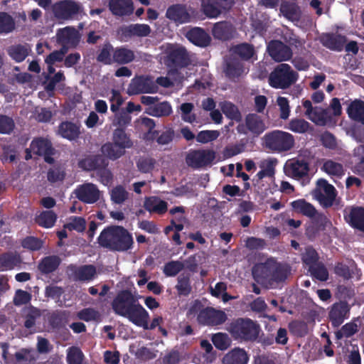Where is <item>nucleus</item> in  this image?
Masks as SVG:
<instances>
[{"mask_svg":"<svg viewBox=\"0 0 364 364\" xmlns=\"http://www.w3.org/2000/svg\"><path fill=\"white\" fill-rule=\"evenodd\" d=\"M113 311L119 316L127 318L137 326L146 328L149 315L147 311L139 303L131 291H119L111 304Z\"/></svg>","mask_w":364,"mask_h":364,"instance_id":"1","label":"nucleus"},{"mask_svg":"<svg viewBox=\"0 0 364 364\" xmlns=\"http://www.w3.org/2000/svg\"><path fill=\"white\" fill-rule=\"evenodd\" d=\"M99 245L112 252H126L134 245L132 235L123 226L109 225L97 237Z\"/></svg>","mask_w":364,"mask_h":364,"instance_id":"2","label":"nucleus"},{"mask_svg":"<svg viewBox=\"0 0 364 364\" xmlns=\"http://www.w3.org/2000/svg\"><path fill=\"white\" fill-rule=\"evenodd\" d=\"M228 331L235 340L255 341L259 336L260 326L249 318H238L230 323Z\"/></svg>","mask_w":364,"mask_h":364,"instance_id":"3","label":"nucleus"},{"mask_svg":"<svg viewBox=\"0 0 364 364\" xmlns=\"http://www.w3.org/2000/svg\"><path fill=\"white\" fill-rule=\"evenodd\" d=\"M263 146L272 153H283L290 151L295 144L294 136L287 132L273 130L262 138Z\"/></svg>","mask_w":364,"mask_h":364,"instance_id":"4","label":"nucleus"},{"mask_svg":"<svg viewBox=\"0 0 364 364\" xmlns=\"http://www.w3.org/2000/svg\"><path fill=\"white\" fill-rule=\"evenodd\" d=\"M299 74L287 63L278 65L269 76V85L275 89L285 90L295 84Z\"/></svg>","mask_w":364,"mask_h":364,"instance_id":"5","label":"nucleus"},{"mask_svg":"<svg viewBox=\"0 0 364 364\" xmlns=\"http://www.w3.org/2000/svg\"><path fill=\"white\" fill-rule=\"evenodd\" d=\"M166 54V63L170 68L177 70L186 68L191 63L187 50L182 46L168 44Z\"/></svg>","mask_w":364,"mask_h":364,"instance_id":"6","label":"nucleus"},{"mask_svg":"<svg viewBox=\"0 0 364 364\" xmlns=\"http://www.w3.org/2000/svg\"><path fill=\"white\" fill-rule=\"evenodd\" d=\"M54 16L60 20H73L82 11L80 3L71 0H61L55 2L51 6Z\"/></svg>","mask_w":364,"mask_h":364,"instance_id":"7","label":"nucleus"},{"mask_svg":"<svg viewBox=\"0 0 364 364\" xmlns=\"http://www.w3.org/2000/svg\"><path fill=\"white\" fill-rule=\"evenodd\" d=\"M165 16L173 23H189L196 18L197 14L186 4H173L167 8Z\"/></svg>","mask_w":364,"mask_h":364,"instance_id":"8","label":"nucleus"},{"mask_svg":"<svg viewBox=\"0 0 364 364\" xmlns=\"http://www.w3.org/2000/svg\"><path fill=\"white\" fill-rule=\"evenodd\" d=\"M215 152L212 149H191L186 156V163L193 169H200L212 164Z\"/></svg>","mask_w":364,"mask_h":364,"instance_id":"9","label":"nucleus"},{"mask_svg":"<svg viewBox=\"0 0 364 364\" xmlns=\"http://www.w3.org/2000/svg\"><path fill=\"white\" fill-rule=\"evenodd\" d=\"M158 97L142 95L140 102L147 106L144 112L156 117H168L172 113V107L169 102L164 101L159 102Z\"/></svg>","mask_w":364,"mask_h":364,"instance_id":"10","label":"nucleus"},{"mask_svg":"<svg viewBox=\"0 0 364 364\" xmlns=\"http://www.w3.org/2000/svg\"><path fill=\"white\" fill-rule=\"evenodd\" d=\"M159 87L151 75H139L132 79L127 89L129 95L144 93H156Z\"/></svg>","mask_w":364,"mask_h":364,"instance_id":"11","label":"nucleus"},{"mask_svg":"<svg viewBox=\"0 0 364 364\" xmlns=\"http://www.w3.org/2000/svg\"><path fill=\"white\" fill-rule=\"evenodd\" d=\"M267 127L263 119L255 113H250L245 116V124H240L237 131L240 134H247L249 132L255 136L262 134Z\"/></svg>","mask_w":364,"mask_h":364,"instance_id":"12","label":"nucleus"},{"mask_svg":"<svg viewBox=\"0 0 364 364\" xmlns=\"http://www.w3.org/2000/svg\"><path fill=\"white\" fill-rule=\"evenodd\" d=\"M317 186L318 188L315 190L316 199L323 208L331 207L336 197L335 187L323 178L318 180Z\"/></svg>","mask_w":364,"mask_h":364,"instance_id":"13","label":"nucleus"},{"mask_svg":"<svg viewBox=\"0 0 364 364\" xmlns=\"http://www.w3.org/2000/svg\"><path fill=\"white\" fill-rule=\"evenodd\" d=\"M30 149L34 154L43 156L47 164H54L53 156L55 154L56 150L50 140L42 137L34 139L30 144Z\"/></svg>","mask_w":364,"mask_h":364,"instance_id":"14","label":"nucleus"},{"mask_svg":"<svg viewBox=\"0 0 364 364\" xmlns=\"http://www.w3.org/2000/svg\"><path fill=\"white\" fill-rule=\"evenodd\" d=\"M227 319L228 316L223 311L217 310L213 307L201 309L197 316V321L200 324L211 326L221 325Z\"/></svg>","mask_w":364,"mask_h":364,"instance_id":"15","label":"nucleus"},{"mask_svg":"<svg viewBox=\"0 0 364 364\" xmlns=\"http://www.w3.org/2000/svg\"><path fill=\"white\" fill-rule=\"evenodd\" d=\"M284 171L287 176L299 180L309 175V164L303 158H293L286 162Z\"/></svg>","mask_w":364,"mask_h":364,"instance_id":"16","label":"nucleus"},{"mask_svg":"<svg viewBox=\"0 0 364 364\" xmlns=\"http://www.w3.org/2000/svg\"><path fill=\"white\" fill-rule=\"evenodd\" d=\"M267 50L269 56L277 62L289 60L293 54L291 48L279 40L269 41Z\"/></svg>","mask_w":364,"mask_h":364,"instance_id":"17","label":"nucleus"},{"mask_svg":"<svg viewBox=\"0 0 364 364\" xmlns=\"http://www.w3.org/2000/svg\"><path fill=\"white\" fill-rule=\"evenodd\" d=\"M74 193L79 200L87 204L96 203L100 196V192L97 186L90 183L77 186Z\"/></svg>","mask_w":364,"mask_h":364,"instance_id":"18","label":"nucleus"},{"mask_svg":"<svg viewBox=\"0 0 364 364\" xmlns=\"http://www.w3.org/2000/svg\"><path fill=\"white\" fill-rule=\"evenodd\" d=\"M344 219L351 228L364 233V207L351 206L345 209Z\"/></svg>","mask_w":364,"mask_h":364,"instance_id":"19","label":"nucleus"},{"mask_svg":"<svg viewBox=\"0 0 364 364\" xmlns=\"http://www.w3.org/2000/svg\"><path fill=\"white\" fill-rule=\"evenodd\" d=\"M151 32L148 24H130L122 26L117 31V36L121 41H127L133 36H146Z\"/></svg>","mask_w":364,"mask_h":364,"instance_id":"20","label":"nucleus"},{"mask_svg":"<svg viewBox=\"0 0 364 364\" xmlns=\"http://www.w3.org/2000/svg\"><path fill=\"white\" fill-rule=\"evenodd\" d=\"M108 161L102 154L89 155L78 161V166L85 171H95L106 168Z\"/></svg>","mask_w":364,"mask_h":364,"instance_id":"21","label":"nucleus"},{"mask_svg":"<svg viewBox=\"0 0 364 364\" xmlns=\"http://www.w3.org/2000/svg\"><path fill=\"white\" fill-rule=\"evenodd\" d=\"M350 308L347 302L334 304L329 311V319L334 327H338L347 318Z\"/></svg>","mask_w":364,"mask_h":364,"instance_id":"22","label":"nucleus"},{"mask_svg":"<svg viewBox=\"0 0 364 364\" xmlns=\"http://www.w3.org/2000/svg\"><path fill=\"white\" fill-rule=\"evenodd\" d=\"M109 9L116 16H129L134 13L132 0H109Z\"/></svg>","mask_w":364,"mask_h":364,"instance_id":"23","label":"nucleus"},{"mask_svg":"<svg viewBox=\"0 0 364 364\" xmlns=\"http://www.w3.org/2000/svg\"><path fill=\"white\" fill-rule=\"evenodd\" d=\"M346 41V37L341 34L323 33L321 36L322 45L334 51L343 50Z\"/></svg>","mask_w":364,"mask_h":364,"instance_id":"24","label":"nucleus"},{"mask_svg":"<svg viewBox=\"0 0 364 364\" xmlns=\"http://www.w3.org/2000/svg\"><path fill=\"white\" fill-rule=\"evenodd\" d=\"M74 280L80 282H89L94 279L96 274V267L92 264H84L80 267L70 265Z\"/></svg>","mask_w":364,"mask_h":364,"instance_id":"25","label":"nucleus"},{"mask_svg":"<svg viewBox=\"0 0 364 364\" xmlns=\"http://www.w3.org/2000/svg\"><path fill=\"white\" fill-rule=\"evenodd\" d=\"M223 71L228 78L234 80L243 73L244 65L238 58L230 57L225 60Z\"/></svg>","mask_w":364,"mask_h":364,"instance_id":"26","label":"nucleus"},{"mask_svg":"<svg viewBox=\"0 0 364 364\" xmlns=\"http://www.w3.org/2000/svg\"><path fill=\"white\" fill-rule=\"evenodd\" d=\"M186 37L194 45L205 48L210 45L211 38L210 36L201 28L195 27L189 30Z\"/></svg>","mask_w":364,"mask_h":364,"instance_id":"27","label":"nucleus"},{"mask_svg":"<svg viewBox=\"0 0 364 364\" xmlns=\"http://www.w3.org/2000/svg\"><path fill=\"white\" fill-rule=\"evenodd\" d=\"M272 258L267 259L264 262L255 264L252 268V275L256 281L272 282Z\"/></svg>","mask_w":364,"mask_h":364,"instance_id":"28","label":"nucleus"},{"mask_svg":"<svg viewBox=\"0 0 364 364\" xmlns=\"http://www.w3.org/2000/svg\"><path fill=\"white\" fill-rule=\"evenodd\" d=\"M307 117L318 126H326L335 122L332 114L330 113L329 108L323 109L315 107L314 110Z\"/></svg>","mask_w":364,"mask_h":364,"instance_id":"29","label":"nucleus"},{"mask_svg":"<svg viewBox=\"0 0 364 364\" xmlns=\"http://www.w3.org/2000/svg\"><path fill=\"white\" fill-rule=\"evenodd\" d=\"M58 134L69 141L76 140L80 134V126L69 121L62 122L58 126Z\"/></svg>","mask_w":364,"mask_h":364,"instance_id":"30","label":"nucleus"},{"mask_svg":"<svg viewBox=\"0 0 364 364\" xmlns=\"http://www.w3.org/2000/svg\"><path fill=\"white\" fill-rule=\"evenodd\" d=\"M144 208L150 213L164 215L168 210V203L156 196L146 197Z\"/></svg>","mask_w":364,"mask_h":364,"instance_id":"31","label":"nucleus"},{"mask_svg":"<svg viewBox=\"0 0 364 364\" xmlns=\"http://www.w3.org/2000/svg\"><path fill=\"white\" fill-rule=\"evenodd\" d=\"M57 41L58 43L70 44L75 47L80 41L79 33L73 27H65L57 33Z\"/></svg>","mask_w":364,"mask_h":364,"instance_id":"32","label":"nucleus"},{"mask_svg":"<svg viewBox=\"0 0 364 364\" xmlns=\"http://www.w3.org/2000/svg\"><path fill=\"white\" fill-rule=\"evenodd\" d=\"M272 282H284L291 274V267L287 263L278 262L272 258Z\"/></svg>","mask_w":364,"mask_h":364,"instance_id":"33","label":"nucleus"},{"mask_svg":"<svg viewBox=\"0 0 364 364\" xmlns=\"http://www.w3.org/2000/svg\"><path fill=\"white\" fill-rule=\"evenodd\" d=\"M60 263L61 259L58 256H46L38 262V269L42 274L47 275L56 271Z\"/></svg>","mask_w":364,"mask_h":364,"instance_id":"34","label":"nucleus"},{"mask_svg":"<svg viewBox=\"0 0 364 364\" xmlns=\"http://www.w3.org/2000/svg\"><path fill=\"white\" fill-rule=\"evenodd\" d=\"M21 259L19 255L9 252L0 255V272L14 269L20 266Z\"/></svg>","mask_w":364,"mask_h":364,"instance_id":"35","label":"nucleus"},{"mask_svg":"<svg viewBox=\"0 0 364 364\" xmlns=\"http://www.w3.org/2000/svg\"><path fill=\"white\" fill-rule=\"evenodd\" d=\"M112 141L117 146L126 151V149H131L134 146V142L124 128H117L112 134Z\"/></svg>","mask_w":364,"mask_h":364,"instance_id":"36","label":"nucleus"},{"mask_svg":"<svg viewBox=\"0 0 364 364\" xmlns=\"http://www.w3.org/2000/svg\"><path fill=\"white\" fill-rule=\"evenodd\" d=\"M31 48L28 44H16L7 48V53L16 63L23 62L28 55Z\"/></svg>","mask_w":364,"mask_h":364,"instance_id":"37","label":"nucleus"},{"mask_svg":"<svg viewBox=\"0 0 364 364\" xmlns=\"http://www.w3.org/2000/svg\"><path fill=\"white\" fill-rule=\"evenodd\" d=\"M100 151L102 156H105L107 161L108 159L112 161L117 160L126 153L124 150L121 149L119 146H117L113 141L104 144L101 146Z\"/></svg>","mask_w":364,"mask_h":364,"instance_id":"38","label":"nucleus"},{"mask_svg":"<svg viewBox=\"0 0 364 364\" xmlns=\"http://www.w3.org/2000/svg\"><path fill=\"white\" fill-rule=\"evenodd\" d=\"M249 358L244 349L235 348L223 358L224 364H247Z\"/></svg>","mask_w":364,"mask_h":364,"instance_id":"39","label":"nucleus"},{"mask_svg":"<svg viewBox=\"0 0 364 364\" xmlns=\"http://www.w3.org/2000/svg\"><path fill=\"white\" fill-rule=\"evenodd\" d=\"M135 55L133 50L121 46L116 48L112 54V60L120 65L128 64L134 60Z\"/></svg>","mask_w":364,"mask_h":364,"instance_id":"40","label":"nucleus"},{"mask_svg":"<svg viewBox=\"0 0 364 364\" xmlns=\"http://www.w3.org/2000/svg\"><path fill=\"white\" fill-rule=\"evenodd\" d=\"M280 12L290 21H298L301 16L299 6L293 2L284 1L280 6Z\"/></svg>","mask_w":364,"mask_h":364,"instance_id":"41","label":"nucleus"},{"mask_svg":"<svg viewBox=\"0 0 364 364\" xmlns=\"http://www.w3.org/2000/svg\"><path fill=\"white\" fill-rule=\"evenodd\" d=\"M292 209L309 218H314L317 211L314 206L304 199H298L291 203Z\"/></svg>","mask_w":364,"mask_h":364,"instance_id":"42","label":"nucleus"},{"mask_svg":"<svg viewBox=\"0 0 364 364\" xmlns=\"http://www.w3.org/2000/svg\"><path fill=\"white\" fill-rule=\"evenodd\" d=\"M349 117L364 124V101L355 100L351 102L347 109Z\"/></svg>","mask_w":364,"mask_h":364,"instance_id":"43","label":"nucleus"},{"mask_svg":"<svg viewBox=\"0 0 364 364\" xmlns=\"http://www.w3.org/2000/svg\"><path fill=\"white\" fill-rule=\"evenodd\" d=\"M232 51L233 54L245 61L250 60L255 54L254 46L248 43H242L233 46Z\"/></svg>","mask_w":364,"mask_h":364,"instance_id":"44","label":"nucleus"},{"mask_svg":"<svg viewBox=\"0 0 364 364\" xmlns=\"http://www.w3.org/2000/svg\"><path fill=\"white\" fill-rule=\"evenodd\" d=\"M213 35L215 38L228 41L233 38L232 24H213Z\"/></svg>","mask_w":364,"mask_h":364,"instance_id":"45","label":"nucleus"},{"mask_svg":"<svg viewBox=\"0 0 364 364\" xmlns=\"http://www.w3.org/2000/svg\"><path fill=\"white\" fill-rule=\"evenodd\" d=\"M57 218L53 210H43L36 217V222L41 227L50 228L55 225Z\"/></svg>","mask_w":364,"mask_h":364,"instance_id":"46","label":"nucleus"},{"mask_svg":"<svg viewBox=\"0 0 364 364\" xmlns=\"http://www.w3.org/2000/svg\"><path fill=\"white\" fill-rule=\"evenodd\" d=\"M321 169L330 176H335L339 178L345 174V169L343 164L331 159L326 160L323 163Z\"/></svg>","mask_w":364,"mask_h":364,"instance_id":"47","label":"nucleus"},{"mask_svg":"<svg viewBox=\"0 0 364 364\" xmlns=\"http://www.w3.org/2000/svg\"><path fill=\"white\" fill-rule=\"evenodd\" d=\"M176 289L180 296H187L191 294L192 287L188 274H182L178 277Z\"/></svg>","mask_w":364,"mask_h":364,"instance_id":"48","label":"nucleus"},{"mask_svg":"<svg viewBox=\"0 0 364 364\" xmlns=\"http://www.w3.org/2000/svg\"><path fill=\"white\" fill-rule=\"evenodd\" d=\"M44 243L45 241L39 237L26 236L21 240V245L23 249L30 252H37L43 247Z\"/></svg>","mask_w":364,"mask_h":364,"instance_id":"49","label":"nucleus"},{"mask_svg":"<svg viewBox=\"0 0 364 364\" xmlns=\"http://www.w3.org/2000/svg\"><path fill=\"white\" fill-rule=\"evenodd\" d=\"M221 110L226 117L231 120L237 122L242 120V114L238 107L230 102H224L221 105Z\"/></svg>","mask_w":364,"mask_h":364,"instance_id":"50","label":"nucleus"},{"mask_svg":"<svg viewBox=\"0 0 364 364\" xmlns=\"http://www.w3.org/2000/svg\"><path fill=\"white\" fill-rule=\"evenodd\" d=\"M48 322L53 328L60 329L68 323V314L65 311H56L48 317Z\"/></svg>","mask_w":364,"mask_h":364,"instance_id":"51","label":"nucleus"},{"mask_svg":"<svg viewBox=\"0 0 364 364\" xmlns=\"http://www.w3.org/2000/svg\"><path fill=\"white\" fill-rule=\"evenodd\" d=\"M318 253L312 246L306 247L305 251L301 254V260L309 268L318 264Z\"/></svg>","mask_w":364,"mask_h":364,"instance_id":"52","label":"nucleus"},{"mask_svg":"<svg viewBox=\"0 0 364 364\" xmlns=\"http://www.w3.org/2000/svg\"><path fill=\"white\" fill-rule=\"evenodd\" d=\"M358 331V326L355 322H349L343 325L341 328L335 332V337L337 340L343 338H350Z\"/></svg>","mask_w":364,"mask_h":364,"instance_id":"53","label":"nucleus"},{"mask_svg":"<svg viewBox=\"0 0 364 364\" xmlns=\"http://www.w3.org/2000/svg\"><path fill=\"white\" fill-rule=\"evenodd\" d=\"M309 272L314 278L321 282H326L328 279V269L321 262H318L309 268Z\"/></svg>","mask_w":364,"mask_h":364,"instance_id":"54","label":"nucleus"},{"mask_svg":"<svg viewBox=\"0 0 364 364\" xmlns=\"http://www.w3.org/2000/svg\"><path fill=\"white\" fill-rule=\"evenodd\" d=\"M110 197L114 203L122 204L128 199L129 193L124 186L118 185L112 189Z\"/></svg>","mask_w":364,"mask_h":364,"instance_id":"55","label":"nucleus"},{"mask_svg":"<svg viewBox=\"0 0 364 364\" xmlns=\"http://www.w3.org/2000/svg\"><path fill=\"white\" fill-rule=\"evenodd\" d=\"M311 127L310 124L303 119L294 118L292 119L288 125V129L293 132L303 134L309 129Z\"/></svg>","mask_w":364,"mask_h":364,"instance_id":"56","label":"nucleus"},{"mask_svg":"<svg viewBox=\"0 0 364 364\" xmlns=\"http://www.w3.org/2000/svg\"><path fill=\"white\" fill-rule=\"evenodd\" d=\"M184 268V264L180 261L166 262L163 268V272L166 277H175Z\"/></svg>","mask_w":364,"mask_h":364,"instance_id":"57","label":"nucleus"},{"mask_svg":"<svg viewBox=\"0 0 364 364\" xmlns=\"http://www.w3.org/2000/svg\"><path fill=\"white\" fill-rule=\"evenodd\" d=\"M289 331L297 337H303L308 333V326L302 321H293L289 323Z\"/></svg>","mask_w":364,"mask_h":364,"instance_id":"58","label":"nucleus"},{"mask_svg":"<svg viewBox=\"0 0 364 364\" xmlns=\"http://www.w3.org/2000/svg\"><path fill=\"white\" fill-rule=\"evenodd\" d=\"M211 341L215 347L221 350L228 348L230 346V338L226 333H217L212 336Z\"/></svg>","mask_w":364,"mask_h":364,"instance_id":"59","label":"nucleus"},{"mask_svg":"<svg viewBox=\"0 0 364 364\" xmlns=\"http://www.w3.org/2000/svg\"><path fill=\"white\" fill-rule=\"evenodd\" d=\"M181 111L182 119L188 123H193L196 119V116L192 111L194 109V105L191 102H184L180 107Z\"/></svg>","mask_w":364,"mask_h":364,"instance_id":"60","label":"nucleus"},{"mask_svg":"<svg viewBox=\"0 0 364 364\" xmlns=\"http://www.w3.org/2000/svg\"><path fill=\"white\" fill-rule=\"evenodd\" d=\"M156 160L150 157H140L136 161L138 170L144 173H148L153 171Z\"/></svg>","mask_w":364,"mask_h":364,"instance_id":"61","label":"nucleus"},{"mask_svg":"<svg viewBox=\"0 0 364 364\" xmlns=\"http://www.w3.org/2000/svg\"><path fill=\"white\" fill-rule=\"evenodd\" d=\"M114 124L118 125V128H125L130 124L132 117L126 109H122L120 111L114 112Z\"/></svg>","mask_w":364,"mask_h":364,"instance_id":"62","label":"nucleus"},{"mask_svg":"<svg viewBox=\"0 0 364 364\" xmlns=\"http://www.w3.org/2000/svg\"><path fill=\"white\" fill-rule=\"evenodd\" d=\"M114 48L109 43H105L101 49L100 53L97 56V60L102 63L105 65H109L112 63L111 53H113Z\"/></svg>","mask_w":364,"mask_h":364,"instance_id":"63","label":"nucleus"},{"mask_svg":"<svg viewBox=\"0 0 364 364\" xmlns=\"http://www.w3.org/2000/svg\"><path fill=\"white\" fill-rule=\"evenodd\" d=\"M15 128L14 119L7 115L0 114V134H9Z\"/></svg>","mask_w":364,"mask_h":364,"instance_id":"64","label":"nucleus"}]
</instances>
